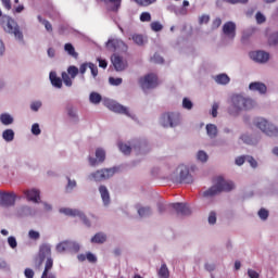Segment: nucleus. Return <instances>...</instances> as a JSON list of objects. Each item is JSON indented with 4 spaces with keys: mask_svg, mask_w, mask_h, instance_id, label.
I'll use <instances>...</instances> for the list:
<instances>
[{
    "mask_svg": "<svg viewBox=\"0 0 278 278\" xmlns=\"http://www.w3.org/2000/svg\"><path fill=\"white\" fill-rule=\"evenodd\" d=\"M235 189V184L230 180H225L223 177L215 178V185L203 192L204 198H211L214 195H218L222 192H231Z\"/></svg>",
    "mask_w": 278,
    "mask_h": 278,
    "instance_id": "nucleus-1",
    "label": "nucleus"
},
{
    "mask_svg": "<svg viewBox=\"0 0 278 278\" xmlns=\"http://www.w3.org/2000/svg\"><path fill=\"white\" fill-rule=\"evenodd\" d=\"M232 109L236 113L241 111H249L255 106V102L251 98H244L240 94H236L231 98Z\"/></svg>",
    "mask_w": 278,
    "mask_h": 278,
    "instance_id": "nucleus-2",
    "label": "nucleus"
},
{
    "mask_svg": "<svg viewBox=\"0 0 278 278\" xmlns=\"http://www.w3.org/2000/svg\"><path fill=\"white\" fill-rule=\"evenodd\" d=\"M1 27L7 34H14L16 39L23 40V33L20 31L17 23L11 16L3 15L1 17Z\"/></svg>",
    "mask_w": 278,
    "mask_h": 278,
    "instance_id": "nucleus-3",
    "label": "nucleus"
},
{
    "mask_svg": "<svg viewBox=\"0 0 278 278\" xmlns=\"http://www.w3.org/2000/svg\"><path fill=\"white\" fill-rule=\"evenodd\" d=\"M253 124L254 126H256V128L261 129L267 136L278 137V128L274 124L268 123L265 118L256 117Z\"/></svg>",
    "mask_w": 278,
    "mask_h": 278,
    "instance_id": "nucleus-4",
    "label": "nucleus"
},
{
    "mask_svg": "<svg viewBox=\"0 0 278 278\" xmlns=\"http://www.w3.org/2000/svg\"><path fill=\"white\" fill-rule=\"evenodd\" d=\"M180 115L179 113H164L161 117V124L165 128H174L179 125Z\"/></svg>",
    "mask_w": 278,
    "mask_h": 278,
    "instance_id": "nucleus-5",
    "label": "nucleus"
},
{
    "mask_svg": "<svg viewBox=\"0 0 278 278\" xmlns=\"http://www.w3.org/2000/svg\"><path fill=\"white\" fill-rule=\"evenodd\" d=\"M56 252L64 253V252H71V253H78L80 251V247L75 241H62L55 247Z\"/></svg>",
    "mask_w": 278,
    "mask_h": 278,
    "instance_id": "nucleus-6",
    "label": "nucleus"
},
{
    "mask_svg": "<svg viewBox=\"0 0 278 278\" xmlns=\"http://www.w3.org/2000/svg\"><path fill=\"white\" fill-rule=\"evenodd\" d=\"M139 83L142 90L153 89L159 86V77L155 74H147Z\"/></svg>",
    "mask_w": 278,
    "mask_h": 278,
    "instance_id": "nucleus-7",
    "label": "nucleus"
},
{
    "mask_svg": "<svg viewBox=\"0 0 278 278\" xmlns=\"http://www.w3.org/2000/svg\"><path fill=\"white\" fill-rule=\"evenodd\" d=\"M49 260H53L51 258V247L47 243L41 244L39 248V254L36 258L37 267H41L43 262H48Z\"/></svg>",
    "mask_w": 278,
    "mask_h": 278,
    "instance_id": "nucleus-8",
    "label": "nucleus"
},
{
    "mask_svg": "<svg viewBox=\"0 0 278 278\" xmlns=\"http://www.w3.org/2000/svg\"><path fill=\"white\" fill-rule=\"evenodd\" d=\"M178 172V178L176 180V182L179 184H192L193 178L189 172V168L185 165H180L177 168Z\"/></svg>",
    "mask_w": 278,
    "mask_h": 278,
    "instance_id": "nucleus-9",
    "label": "nucleus"
},
{
    "mask_svg": "<svg viewBox=\"0 0 278 278\" xmlns=\"http://www.w3.org/2000/svg\"><path fill=\"white\" fill-rule=\"evenodd\" d=\"M115 174V169L110 168V169H100L97 170L96 173H91V178L94 179L96 181H102L110 179L113 177Z\"/></svg>",
    "mask_w": 278,
    "mask_h": 278,
    "instance_id": "nucleus-10",
    "label": "nucleus"
},
{
    "mask_svg": "<svg viewBox=\"0 0 278 278\" xmlns=\"http://www.w3.org/2000/svg\"><path fill=\"white\" fill-rule=\"evenodd\" d=\"M105 105H106V109H109L112 112L123 114V115H126V116H130L128 108L124 106V105H121L117 102L106 101Z\"/></svg>",
    "mask_w": 278,
    "mask_h": 278,
    "instance_id": "nucleus-11",
    "label": "nucleus"
},
{
    "mask_svg": "<svg viewBox=\"0 0 278 278\" xmlns=\"http://www.w3.org/2000/svg\"><path fill=\"white\" fill-rule=\"evenodd\" d=\"M223 34L230 40H235L237 35V25L233 22H226L223 25Z\"/></svg>",
    "mask_w": 278,
    "mask_h": 278,
    "instance_id": "nucleus-12",
    "label": "nucleus"
},
{
    "mask_svg": "<svg viewBox=\"0 0 278 278\" xmlns=\"http://www.w3.org/2000/svg\"><path fill=\"white\" fill-rule=\"evenodd\" d=\"M111 61L116 72H124L128 67V62L119 54L112 55Z\"/></svg>",
    "mask_w": 278,
    "mask_h": 278,
    "instance_id": "nucleus-13",
    "label": "nucleus"
},
{
    "mask_svg": "<svg viewBox=\"0 0 278 278\" xmlns=\"http://www.w3.org/2000/svg\"><path fill=\"white\" fill-rule=\"evenodd\" d=\"M170 207H173V210L176 211L178 216H190L191 215V208H190L189 204L173 203V204H170Z\"/></svg>",
    "mask_w": 278,
    "mask_h": 278,
    "instance_id": "nucleus-14",
    "label": "nucleus"
},
{
    "mask_svg": "<svg viewBox=\"0 0 278 278\" xmlns=\"http://www.w3.org/2000/svg\"><path fill=\"white\" fill-rule=\"evenodd\" d=\"M15 204V193H1L0 205L3 207H11Z\"/></svg>",
    "mask_w": 278,
    "mask_h": 278,
    "instance_id": "nucleus-15",
    "label": "nucleus"
},
{
    "mask_svg": "<svg viewBox=\"0 0 278 278\" xmlns=\"http://www.w3.org/2000/svg\"><path fill=\"white\" fill-rule=\"evenodd\" d=\"M250 56L253 61H256L257 63H266L270 55L266 53L265 51H254L250 53Z\"/></svg>",
    "mask_w": 278,
    "mask_h": 278,
    "instance_id": "nucleus-16",
    "label": "nucleus"
},
{
    "mask_svg": "<svg viewBox=\"0 0 278 278\" xmlns=\"http://www.w3.org/2000/svg\"><path fill=\"white\" fill-rule=\"evenodd\" d=\"M24 195L29 202L38 203L40 200V191L38 189L25 190Z\"/></svg>",
    "mask_w": 278,
    "mask_h": 278,
    "instance_id": "nucleus-17",
    "label": "nucleus"
},
{
    "mask_svg": "<svg viewBox=\"0 0 278 278\" xmlns=\"http://www.w3.org/2000/svg\"><path fill=\"white\" fill-rule=\"evenodd\" d=\"M106 48L110 49L111 51H118L121 48L126 49V45L123 40L119 39H110L106 42Z\"/></svg>",
    "mask_w": 278,
    "mask_h": 278,
    "instance_id": "nucleus-18",
    "label": "nucleus"
},
{
    "mask_svg": "<svg viewBox=\"0 0 278 278\" xmlns=\"http://www.w3.org/2000/svg\"><path fill=\"white\" fill-rule=\"evenodd\" d=\"M249 89H251L253 92L265 94L267 91V86L261 81H253L251 85H249Z\"/></svg>",
    "mask_w": 278,
    "mask_h": 278,
    "instance_id": "nucleus-19",
    "label": "nucleus"
},
{
    "mask_svg": "<svg viewBox=\"0 0 278 278\" xmlns=\"http://www.w3.org/2000/svg\"><path fill=\"white\" fill-rule=\"evenodd\" d=\"M51 268H53V260L46 262L43 274H41V278H55V275L51 273Z\"/></svg>",
    "mask_w": 278,
    "mask_h": 278,
    "instance_id": "nucleus-20",
    "label": "nucleus"
},
{
    "mask_svg": "<svg viewBox=\"0 0 278 278\" xmlns=\"http://www.w3.org/2000/svg\"><path fill=\"white\" fill-rule=\"evenodd\" d=\"M106 241H108V235H105L104 232H97L94 237L91 238V243H96V244H102V243H105Z\"/></svg>",
    "mask_w": 278,
    "mask_h": 278,
    "instance_id": "nucleus-21",
    "label": "nucleus"
},
{
    "mask_svg": "<svg viewBox=\"0 0 278 278\" xmlns=\"http://www.w3.org/2000/svg\"><path fill=\"white\" fill-rule=\"evenodd\" d=\"M98 190L100 191L102 202H104L105 205H109V203H110V193H109L108 187H105L104 185H101Z\"/></svg>",
    "mask_w": 278,
    "mask_h": 278,
    "instance_id": "nucleus-22",
    "label": "nucleus"
},
{
    "mask_svg": "<svg viewBox=\"0 0 278 278\" xmlns=\"http://www.w3.org/2000/svg\"><path fill=\"white\" fill-rule=\"evenodd\" d=\"M50 81H51V85L56 87V88H62L63 87L62 78H59L58 74H55L54 72L50 73Z\"/></svg>",
    "mask_w": 278,
    "mask_h": 278,
    "instance_id": "nucleus-23",
    "label": "nucleus"
},
{
    "mask_svg": "<svg viewBox=\"0 0 278 278\" xmlns=\"http://www.w3.org/2000/svg\"><path fill=\"white\" fill-rule=\"evenodd\" d=\"M60 213L64 214L65 216H72V217L83 216V213L74 208H60Z\"/></svg>",
    "mask_w": 278,
    "mask_h": 278,
    "instance_id": "nucleus-24",
    "label": "nucleus"
},
{
    "mask_svg": "<svg viewBox=\"0 0 278 278\" xmlns=\"http://www.w3.org/2000/svg\"><path fill=\"white\" fill-rule=\"evenodd\" d=\"M215 81L218 85H228L230 83V78L227 74H218L215 77Z\"/></svg>",
    "mask_w": 278,
    "mask_h": 278,
    "instance_id": "nucleus-25",
    "label": "nucleus"
},
{
    "mask_svg": "<svg viewBox=\"0 0 278 278\" xmlns=\"http://www.w3.org/2000/svg\"><path fill=\"white\" fill-rule=\"evenodd\" d=\"M206 134L211 139L216 138L217 136V127L214 124H207L206 125Z\"/></svg>",
    "mask_w": 278,
    "mask_h": 278,
    "instance_id": "nucleus-26",
    "label": "nucleus"
},
{
    "mask_svg": "<svg viewBox=\"0 0 278 278\" xmlns=\"http://www.w3.org/2000/svg\"><path fill=\"white\" fill-rule=\"evenodd\" d=\"M159 278H169V269L166 264H162L157 271Z\"/></svg>",
    "mask_w": 278,
    "mask_h": 278,
    "instance_id": "nucleus-27",
    "label": "nucleus"
},
{
    "mask_svg": "<svg viewBox=\"0 0 278 278\" xmlns=\"http://www.w3.org/2000/svg\"><path fill=\"white\" fill-rule=\"evenodd\" d=\"M0 122H1V124L8 126V125L13 124L14 119L10 114L3 113L0 115Z\"/></svg>",
    "mask_w": 278,
    "mask_h": 278,
    "instance_id": "nucleus-28",
    "label": "nucleus"
},
{
    "mask_svg": "<svg viewBox=\"0 0 278 278\" xmlns=\"http://www.w3.org/2000/svg\"><path fill=\"white\" fill-rule=\"evenodd\" d=\"M37 21H39V23L41 24V25H45V28H46V30L47 31H49V33H52L53 31V27L51 26V24H50V22L49 21H47V20H45L42 16H37Z\"/></svg>",
    "mask_w": 278,
    "mask_h": 278,
    "instance_id": "nucleus-29",
    "label": "nucleus"
},
{
    "mask_svg": "<svg viewBox=\"0 0 278 278\" xmlns=\"http://www.w3.org/2000/svg\"><path fill=\"white\" fill-rule=\"evenodd\" d=\"M3 139L7 142H12L14 140V131H13V129H5L3 131Z\"/></svg>",
    "mask_w": 278,
    "mask_h": 278,
    "instance_id": "nucleus-30",
    "label": "nucleus"
},
{
    "mask_svg": "<svg viewBox=\"0 0 278 278\" xmlns=\"http://www.w3.org/2000/svg\"><path fill=\"white\" fill-rule=\"evenodd\" d=\"M151 208L149 206H141L138 208V216L140 217H147L151 215Z\"/></svg>",
    "mask_w": 278,
    "mask_h": 278,
    "instance_id": "nucleus-31",
    "label": "nucleus"
},
{
    "mask_svg": "<svg viewBox=\"0 0 278 278\" xmlns=\"http://www.w3.org/2000/svg\"><path fill=\"white\" fill-rule=\"evenodd\" d=\"M64 50L66 51L67 54L71 56H78V53L75 51V48L72 43H65Z\"/></svg>",
    "mask_w": 278,
    "mask_h": 278,
    "instance_id": "nucleus-32",
    "label": "nucleus"
},
{
    "mask_svg": "<svg viewBox=\"0 0 278 278\" xmlns=\"http://www.w3.org/2000/svg\"><path fill=\"white\" fill-rule=\"evenodd\" d=\"M78 73H79V70L77 66L71 65L70 67H67V75H70L72 79L77 77Z\"/></svg>",
    "mask_w": 278,
    "mask_h": 278,
    "instance_id": "nucleus-33",
    "label": "nucleus"
},
{
    "mask_svg": "<svg viewBox=\"0 0 278 278\" xmlns=\"http://www.w3.org/2000/svg\"><path fill=\"white\" fill-rule=\"evenodd\" d=\"M137 3V5L147 8L149 5H152L156 2V0H132Z\"/></svg>",
    "mask_w": 278,
    "mask_h": 278,
    "instance_id": "nucleus-34",
    "label": "nucleus"
},
{
    "mask_svg": "<svg viewBox=\"0 0 278 278\" xmlns=\"http://www.w3.org/2000/svg\"><path fill=\"white\" fill-rule=\"evenodd\" d=\"M132 41H135L136 45L138 46H143L144 45V38L140 34H135L131 37Z\"/></svg>",
    "mask_w": 278,
    "mask_h": 278,
    "instance_id": "nucleus-35",
    "label": "nucleus"
},
{
    "mask_svg": "<svg viewBox=\"0 0 278 278\" xmlns=\"http://www.w3.org/2000/svg\"><path fill=\"white\" fill-rule=\"evenodd\" d=\"M118 147H119V150H121V152L123 154H125V155H129L130 154V152H131L130 146L125 144L123 142H119Z\"/></svg>",
    "mask_w": 278,
    "mask_h": 278,
    "instance_id": "nucleus-36",
    "label": "nucleus"
},
{
    "mask_svg": "<svg viewBox=\"0 0 278 278\" xmlns=\"http://www.w3.org/2000/svg\"><path fill=\"white\" fill-rule=\"evenodd\" d=\"M96 157H97L98 162L103 163L105 160V151L102 149H97Z\"/></svg>",
    "mask_w": 278,
    "mask_h": 278,
    "instance_id": "nucleus-37",
    "label": "nucleus"
},
{
    "mask_svg": "<svg viewBox=\"0 0 278 278\" xmlns=\"http://www.w3.org/2000/svg\"><path fill=\"white\" fill-rule=\"evenodd\" d=\"M90 102L92 104H99L101 102V96L100 93L97 92H91L90 93Z\"/></svg>",
    "mask_w": 278,
    "mask_h": 278,
    "instance_id": "nucleus-38",
    "label": "nucleus"
},
{
    "mask_svg": "<svg viewBox=\"0 0 278 278\" xmlns=\"http://www.w3.org/2000/svg\"><path fill=\"white\" fill-rule=\"evenodd\" d=\"M268 43H269V46L278 45V31L269 35Z\"/></svg>",
    "mask_w": 278,
    "mask_h": 278,
    "instance_id": "nucleus-39",
    "label": "nucleus"
},
{
    "mask_svg": "<svg viewBox=\"0 0 278 278\" xmlns=\"http://www.w3.org/2000/svg\"><path fill=\"white\" fill-rule=\"evenodd\" d=\"M62 80L64 81L66 87L73 86V80L70 78V75L67 73H62Z\"/></svg>",
    "mask_w": 278,
    "mask_h": 278,
    "instance_id": "nucleus-40",
    "label": "nucleus"
},
{
    "mask_svg": "<svg viewBox=\"0 0 278 278\" xmlns=\"http://www.w3.org/2000/svg\"><path fill=\"white\" fill-rule=\"evenodd\" d=\"M151 29L152 31L160 33L163 29V26L160 22H152Z\"/></svg>",
    "mask_w": 278,
    "mask_h": 278,
    "instance_id": "nucleus-41",
    "label": "nucleus"
},
{
    "mask_svg": "<svg viewBox=\"0 0 278 278\" xmlns=\"http://www.w3.org/2000/svg\"><path fill=\"white\" fill-rule=\"evenodd\" d=\"M151 61L155 64H163L164 63V58H162L159 53L153 54L151 58Z\"/></svg>",
    "mask_w": 278,
    "mask_h": 278,
    "instance_id": "nucleus-42",
    "label": "nucleus"
},
{
    "mask_svg": "<svg viewBox=\"0 0 278 278\" xmlns=\"http://www.w3.org/2000/svg\"><path fill=\"white\" fill-rule=\"evenodd\" d=\"M109 81H110V85H112V86H119V85H123V78H113V77H110V78H109Z\"/></svg>",
    "mask_w": 278,
    "mask_h": 278,
    "instance_id": "nucleus-43",
    "label": "nucleus"
},
{
    "mask_svg": "<svg viewBox=\"0 0 278 278\" xmlns=\"http://www.w3.org/2000/svg\"><path fill=\"white\" fill-rule=\"evenodd\" d=\"M89 68L91 71L92 77H98V74H99L98 65H94L93 63H89Z\"/></svg>",
    "mask_w": 278,
    "mask_h": 278,
    "instance_id": "nucleus-44",
    "label": "nucleus"
},
{
    "mask_svg": "<svg viewBox=\"0 0 278 278\" xmlns=\"http://www.w3.org/2000/svg\"><path fill=\"white\" fill-rule=\"evenodd\" d=\"M86 257H87V261H89V263L91 264H96V262H98V257L94 256L92 252H87Z\"/></svg>",
    "mask_w": 278,
    "mask_h": 278,
    "instance_id": "nucleus-45",
    "label": "nucleus"
},
{
    "mask_svg": "<svg viewBox=\"0 0 278 278\" xmlns=\"http://www.w3.org/2000/svg\"><path fill=\"white\" fill-rule=\"evenodd\" d=\"M111 3H113V8L112 11L113 12H118L119 8H121V2L122 0H109Z\"/></svg>",
    "mask_w": 278,
    "mask_h": 278,
    "instance_id": "nucleus-46",
    "label": "nucleus"
},
{
    "mask_svg": "<svg viewBox=\"0 0 278 278\" xmlns=\"http://www.w3.org/2000/svg\"><path fill=\"white\" fill-rule=\"evenodd\" d=\"M140 21H141L142 23H144V22H150V21H151V14H150L149 12H142V13L140 14Z\"/></svg>",
    "mask_w": 278,
    "mask_h": 278,
    "instance_id": "nucleus-47",
    "label": "nucleus"
},
{
    "mask_svg": "<svg viewBox=\"0 0 278 278\" xmlns=\"http://www.w3.org/2000/svg\"><path fill=\"white\" fill-rule=\"evenodd\" d=\"M7 242L9 243L11 249H16L17 248V241L15 240V237H9L7 239Z\"/></svg>",
    "mask_w": 278,
    "mask_h": 278,
    "instance_id": "nucleus-48",
    "label": "nucleus"
},
{
    "mask_svg": "<svg viewBox=\"0 0 278 278\" xmlns=\"http://www.w3.org/2000/svg\"><path fill=\"white\" fill-rule=\"evenodd\" d=\"M210 15L203 14L201 17H199V25H204L210 23Z\"/></svg>",
    "mask_w": 278,
    "mask_h": 278,
    "instance_id": "nucleus-49",
    "label": "nucleus"
},
{
    "mask_svg": "<svg viewBox=\"0 0 278 278\" xmlns=\"http://www.w3.org/2000/svg\"><path fill=\"white\" fill-rule=\"evenodd\" d=\"M258 217H261L263 220H266L268 218V211L266 208H261L258 211Z\"/></svg>",
    "mask_w": 278,
    "mask_h": 278,
    "instance_id": "nucleus-50",
    "label": "nucleus"
},
{
    "mask_svg": "<svg viewBox=\"0 0 278 278\" xmlns=\"http://www.w3.org/2000/svg\"><path fill=\"white\" fill-rule=\"evenodd\" d=\"M197 156L198 160L202 163H205L207 161V154L204 151H199Z\"/></svg>",
    "mask_w": 278,
    "mask_h": 278,
    "instance_id": "nucleus-51",
    "label": "nucleus"
},
{
    "mask_svg": "<svg viewBox=\"0 0 278 278\" xmlns=\"http://www.w3.org/2000/svg\"><path fill=\"white\" fill-rule=\"evenodd\" d=\"M28 237H29L30 240H39L40 235H39L38 231L29 230Z\"/></svg>",
    "mask_w": 278,
    "mask_h": 278,
    "instance_id": "nucleus-52",
    "label": "nucleus"
},
{
    "mask_svg": "<svg viewBox=\"0 0 278 278\" xmlns=\"http://www.w3.org/2000/svg\"><path fill=\"white\" fill-rule=\"evenodd\" d=\"M247 162L251 165L252 168L257 167V162L253 156L247 155Z\"/></svg>",
    "mask_w": 278,
    "mask_h": 278,
    "instance_id": "nucleus-53",
    "label": "nucleus"
},
{
    "mask_svg": "<svg viewBox=\"0 0 278 278\" xmlns=\"http://www.w3.org/2000/svg\"><path fill=\"white\" fill-rule=\"evenodd\" d=\"M220 25H222V18L220 17H216L212 22V29H218L220 27Z\"/></svg>",
    "mask_w": 278,
    "mask_h": 278,
    "instance_id": "nucleus-54",
    "label": "nucleus"
},
{
    "mask_svg": "<svg viewBox=\"0 0 278 278\" xmlns=\"http://www.w3.org/2000/svg\"><path fill=\"white\" fill-rule=\"evenodd\" d=\"M182 108L187 109V110H191L192 109V102L188 98H184Z\"/></svg>",
    "mask_w": 278,
    "mask_h": 278,
    "instance_id": "nucleus-55",
    "label": "nucleus"
},
{
    "mask_svg": "<svg viewBox=\"0 0 278 278\" xmlns=\"http://www.w3.org/2000/svg\"><path fill=\"white\" fill-rule=\"evenodd\" d=\"M256 22L258 25L263 24L266 22L265 15H263L261 12L256 13Z\"/></svg>",
    "mask_w": 278,
    "mask_h": 278,
    "instance_id": "nucleus-56",
    "label": "nucleus"
},
{
    "mask_svg": "<svg viewBox=\"0 0 278 278\" xmlns=\"http://www.w3.org/2000/svg\"><path fill=\"white\" fill-rule=\"evenodd\" d=\"M41 106L42 102H31L30 110L34 112H38Z\"/></svg>",
    "mask_w": 278,
    "mask_h": 278,
    "instance_id": "nucleus-57",
    "label": "nucleus"
},
{
    "mask_svg": "<svg viewBox=\"0 0 278 278\" xmlns=\"http://www.w3.org/2000/svg\"><path fill=\"white\" fill-rule=\"evenodd\" d=\"M1 3L3 4L4 9L7 11H11L12 10V2L11 0H1Z\"/></svg>",
    "mask_w": 278,
    "mask_h": 278,
    "instance_id": "nucleus-58",
    "label": "nucleus"
},
{
    "mask_svg": "<svg viewBox=\"0 0 278 278\" xmlns=\"http://www.w3.org/2000/svg\"><path fill=\"white\" fill-rule=\"evenodd\" d=\"M208 224H211V225L216 224V213L215 212H212L211 214H208Z\"/></svg>",
    "mask_w": 278,
    "mask_h": 278,
    "instance_id": "nucleus-59",
    "label": "nucleus"
},
{
    "mask_svg": "<svg viewBox=\"0 0 278 278\" xmlns=\"http://www.w3.org/2000/svg\"><path fill=\"white\" fill-rule=\"evenodd\" d=\"M31 134H34L35 136H39L40 135V128H39L38 124L31 125Z\"/></svg>",
    "mask_w": 278,
    "mask_h": 278,
    "instance_id": "nucleus-60",
    "label": "nucleus"
},
{
    "mask_svg": "<svg viewBox=\"0 0 278 278\" xmlns=\"http://www.w3.org/2000/svg\"><path fill=\"white\" fill-rule=\"evenodd\" d=\"M24 275H25L26 278H34L35 271L30 268H26L25 271H24Z\"/></svg>",
    "mask_w": 278,
    "mask_h": 278,
    "instance_id": "nucleus-61",
    "label": "nucleus"
},
{
    "mask_svg": "<svg viewBox=\"0 0 278 278\" xmlns=\"http://www.w3.org/2000/svg\"><path fill=\"white\" fill-rule=\"evenodd\" d=\"M249 278H260V274L253 269H248Z\"/></svg>",
    "mask_w": 278,
    "mask_h": 278,
    "instance_id": "nucleus-62",
    "label": "nucleus"
},
{
    "mask_svg": "<svg viewBox=\"0 0 278 278\" xmlns=\"http://www.w3.org/2000/svg\"><path fill=\"white\" fill-rule=\"evenodd\" d=\"M219 109V104L217 102L213 103L212 105V116L216 117L217 116V110Z\"/></svg>",
    "mask_w": 278,
    "mask_h": 278,
    "instance_id": "nucleus-63",
    "label": "nucleus"
},
{
    "mask_svg": "<svg viewBox=\"0 0 278 278\" xmlns=\"http://www.w3.org/2000/svg\"><path fill=\"white\" fill-rule=\"evenodd\" d=\"M245 161H247V156H238V157L236 159V164H237L238 166H242V164H244Z\"/></svg>",
    "mask_w": 278,
    "mask_h": 278,
    "instance_id": "nucleus-64",
    "label": "nucleus"
}]
</instances>
